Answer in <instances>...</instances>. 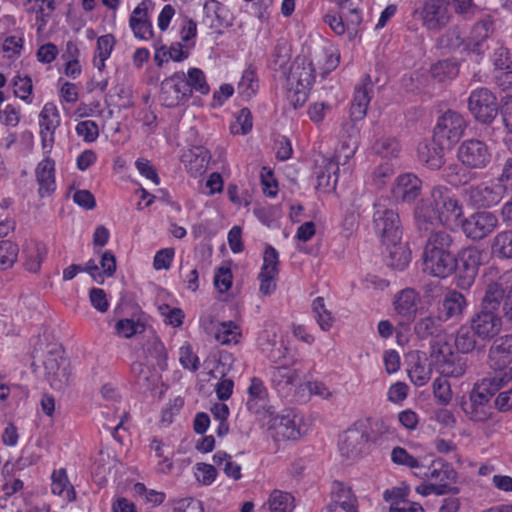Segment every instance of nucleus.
Wrapping results in <instances>:
<instances>
[{
	"instance_id": "nucleus-1",
	"label": "nucleus",
	"mask_w": 512,
	"mask_h": 512,
	"mask_svg": "<svg viewBox=\"0 0 512 512\" xmlns=\"http://www.w3.org/2000/svg\"><path fill=\"white\" fill-rule=\"evenodd\" d=\"M373 226L389 256H404L406 254L408 249L401 243L402 224L396 209L375 203Z\"/></svg>"
},
{
	"instance_id": "nucleus-2",
	"label": "nucleus",
	"mask_w": 512,
	"mask_h": 512,
	"mask_svg": "<svg viewBox=\"0 0 512 512\" xmlns=\"http://www.w3.org/2000/svg\"><path fill=\"white\" fill-rule=\"evenodd\" d=\"M313 426V418L294 410L283 411L271 417L268 429L276 442L295 441L308 434Z\"/></svg>"
},
{
	"instance_id": "nucleus-3",
	"label": "nucleus",
	"mask_w": 512,
	"mask_h": 512,
	"mask_svg": "<svg viewBox=\"0 0 512 512\" xmlns=\"http://www.w3.org/2000/svg\"><path fill=\"white\" fill-rule=\"evenodd\" d=\"M430 360L432 368L442 377L459 378L466 370L464 359L453 351L444 333L436 335L431 341Z\"/></svg>"
},
{
	"instance_id": "nucleus-4",
	"label": "nucleus",
	"mask_w": 512,
	"mask_h": 512,
	"mask_svg": "<svg viewBox=\"0 0 512 512\" xmlns=\"http://www.w3.org/2000/svg\"><path fill=\"white\" fill-rule=\"evenodd\" d=\"M456 157L466 169L484 170L492 162V150L485 141L470 138L459 144Z\"/></svg>"
},
{
	"instance_id": "nucleus-5",
	"label": "nucleus",
	"mask_w": 512,
	"mask_h": 512,
	"mask_svg": "<svg viewBox=\"0 0 512 512\" xmlns=\"http://www.w3.org/2000/svg\"><path fill=\"white\" fill-rule=\"evenodd\" d=\"M467 128L464 117L453 110H448L438 117L433 129V139L440 145L452 148L463 136Z\"/></svg>"
},
{
	"instance_id": "nucleus-6",
	"label": "nucleus",
	"mask_w": 512,
	"mask_h": 512,
	"mask_svg": "<svg viewBox=\"0 0 512 512\" xmlns=\"http://www.w3.org/2000/svg\"><path fill=\"white\" fill-rule=\"evenodd\" d=\"M467 103L469 112L481 124H491L498 115L499 105L497 97L486 87L472 90Z\"/></svg>"
},
{
	"instance_id": "nucleus-7",
	"label": "nucleus",
	"mask_w": 512,
	"mask_h": 512,
	"mask_svg": "<svg viewBox=\"0 0 512 512\" xmlns=\"http://www.w3.org/2000/svg\"><path fill=\"white\" fill-rule=\"evenodd\" d=\"M476 256L474 246L460 247L451 236L443 231L432 233L425 242L422 256Z\"/></svg>"
},
{
	"instance_id": "nucleus-8",
	"label": "nucleus",
	"mask_w": 512,
	"mask_h": 512,
	"mask_svg": "<svg viewBox=\"0 0 512 512\" xmlns=\"http://www.w3.org/2000/svg\"><path fill=\"white\" fill-rule=\"evenodd\" d=\"M507 191L505 184H499L495 179L472 185L466 189L469 202L478 208H489L497 205Z\"/></svg>"
},
{
	"instance_id": "nucleus-9",
	"label": "nucleus",
	"mask_w": 512,
	"mask_h": 512,
	"mask_svg": "<svg viewBox=\"0 0 512 512\" xmlns=\"http://www.w3.org/2000/svg\"><path fill=\"white\" fill-rule=\"evenodd\" d=\"M43 364L45 378L54 390H63L69 385L71 373L61 348L49 352Z\"/></svg>"
},
{
	"instance_id": "nucleus-10",
	"label": "nucleus",
	"mask_w": 512,
	"mask_h": 512,
	"mask_svg": "<svg viewBox=\"0 0 512 512\" xmlns=\"http://www.w3.org/2000/svg\"><path fill=\"white\" fill-rule=\"evenodd\" d=\"M159 99L169 108L183 105L190 99L184 72H176L161 82Z\"/></svg>"
},
{
	"instance_id": "nucleus-11",
	"label": "nucleus",
	"mask_w": 512,
	"mask_h": 512,
	"mask_svg": "<svg viewBox=\"0 0 512 512\" xmlns=\"http://www.w3.org/2000/svg\"><path fill=\"white\" fill-rule=\"evenodd\" d=\"M355 149L356 147H349L348 145L342 144L341 148L337 150L332 158L324 160V165L317 173L319 187L327 190L335 188L339 176V166L345 165L348 162L354 155Z\"/></svg>"
},
{
	"instance_id": "nucleus-12",
	"label": "nucleus",
	"mask_w": 512,
	"mask_h": 512,
	"mask_svg": "<svg viewBox=\"0 0 512 512\" xmlns=\"http://www.w3.org/2000/svg\"><path fill=\"white\" fill-rule=\"evenodd\" d=\"M420 16L423 27L431 31H438L450 21L449 2L447 0H424Z\"/></svg>"
},
{
	"instance_id": "nucleus-13",
	"label": "nucleus",
	"mask_w": 512,
	"mask_h": 512,
	"mask_svg": "<svg viewBox=\"0 0 512 512\" xmlns=\"http://www.w3.org/2000/svg\"><path fill=\"white\" fill-rule=\"evenodd\" d=\"M101 395L106 401L101 414L108 418L104 426L114 434L124 424L125 410H121L120 405H117L119 393L112 384H104L101 388Z\"/></svg>"
},
{
	"instance_id": "nucleus-14",
	"label": "nucleus",
	"mask_w": 512,
	"mask_h": 512,
	"mask_svg": "<svg viewBox=\"0 0 512 512\" xmlns=\"http://www.w3.org/2000/svg\"><path fill=\"white\" fill-rule=\"evenodd\" d=\"M422 304V297L413 288H404L393 296L392 307L395 314L408 322L415 320Z\"/></svg>"
},
{
	"instance_id": "nucleus-15",
	"label": "nucleus",
	"mask_w": 512,
	"mask_h": 512,
	"mask_svg": "<svg viewBox=\"0 0 512 512\" xmlns=\"http://www.w3.org/2000/svg\"><path fill=\"white\" fill-rule=\"evenodd\" d=\"M512 380V371L504 370L499 375L482 379L475 384L471 394L470 402L489 405L491 397L496 391L508 384Z\"/></svg>"
},
{
	"instance_id": "nucleus-16",
	"label": "nucleus",
	"mask_w": 512,
	"mask_h": 512,
	"mask_svg": "<svg viewBox=\"0 0 512 512\" xmlns=\"http://www.w3.org/2000/svg\"><path fill=\"white\" fill-rule=\"evenodd\" d=\"M497 217L492 212L480 211L461 221L463 232L468 238L482 239L491 233L497 225Z\"/></svg>"
},
{
	"instance_id": "nucleus-17",
	"label": "nucleus",
	"mask_w": 512,
	"mask_h": 512,
	"mask_svg": "<svg viewBox=\"0 0 512 512\" xmlns=\"http://www.w3.org/2000/svg\"><path fill=\"white\" fill-rule=\"evenodd\" d=\"M247 409L260 417L271 416L274 412L270 405L267 388L260 378L253 377L247 389Z\"/></svg>"
},
{
	"instance_id": "nucleus-18",
	"label": "nucleus",
	"mask_w": 512,
	"mask_h": 512,
	"mask_svg": "<svg viewBox=\"0 0 512 512\" xmlns=\"http://www.w3.org/2000/svg\"><path fill=\"white\" fill-rule=\"evenodd\" d=\"M61 123L57 107L53 103H46L39 114L40 136L42 148L50 152L54 142V134Z\"/></svg>"
},
{
	"instance_id": "nucleus-19",
	"label": "nucleus",
	"mask_w": 512,
	"mask_h": 512,
	"mask_svg": "<svg viewBox=\"0 0 512 512\" xmlns=\"http://www.w3.org/2000/svg\"><path fill=\"white\" fill-rule=\"evenodd\" d=\"M409 493L410 488L406 484L385 490L383 498L389 504V512H424L419 503L407 499Z\"/></svg>"
},
{
	"instance_id": "nucleus-20",
	"label": "nucleus",
	"mask_w": 512,
	"mask_h": 512,
	"mask_svg": "<svg viewBox=\"0 0 512 512\" xmlns=\"http://www.w3.org/2000/svg\"><path fill=\"white\" fill-rule=\"evenodd\" d=\"M422 181L412 173L399 175L392 187V196L403 203L414 202L421 194Z\"/></svg>"
},
{
	"instance_id": "nucleus-21",
	"label": "nucleus",
	"mask_w": 512,
	"mask_h": 512,
	"mask_svg": "<svg viewBox=\"0 0 512 512\" xmlns=\"http://www.w3.org/2000/svg\"><path fill=\"white\" fill-rule=\"evenodd\" d=\"M315 80V68L305 57L296 58L287 75L288 86L311 89Z\"/></svg>"
},
{
	"instance_id": "nucleus-22",
	"label": "nucleus",
	"mask_w": 512,
	"mask_h": 512,
	"mask_svg": "<svg viewBox=\"0 0 512 512\" xmlns=\"http://www.w3.org/2000/svg\"><path fill=\"white\" fill-rule=\"evenodd\" d=\"M374 92V84L369 75H366L361 85L354 91L353 101L350 107V115L353 121L363 119L367 113L369 103Z\"/></svg>"
},
{
	"instance_id": "nucleus-23",
	"label": "nucleus",
	"mask_w": 512,
	"mask_h": 512,
	"mask_svg": "<svg viewBox=\"0 0 512 512\" xmlns=\"http://www.w3.org/2000/svg\"><path fill=\"white\" fill-rule=\"evenodd\" d=\"M149 449L154 453L157 462L154 470L157 474L168 475L174 468L173 447L169 439L153 438L150 441Z\"/></svg>"
},
{
	"instance_id": "nucleus-24",
	"label": "nucleus",
	"mask_w": 512,
	"mask_h": 512,
	"mask_svg": "<svg viewBox=\"0 0 512 512\" xmlns=\"http://www.w3.org/2000/svg\"><path fill=\"white\" fill-rule=\"evenodd\" d=\"M368 437L358 428H350L343 432L339 438V450L347 458L360 456L367 444Z\"/></svg>"
},
{
	"instance_id": "nucleus-25",
	"label": "nucleus",
	"mask_w": 512,
	"mask_h": 512,
	"mask_svg": "<svg viewBox=\"0 0 512 512\" xmlns=\"http://www.w3.org/2000/svg\"><path fill=\"white\" fill-rule=\"evenodd\" d=\"M491 366L496 369L494 374L499 375L504 370H511L507 367L512 362V336H505L497 339L489 352Z\"/></svg>"
},
{
	"instance_id": "nucleus-26",
	"label": "nucleus",
	"mask_w": 512,
	"mask_h": 512,
	"mask_svg": "<svg viewBox=\"0 0 512 512\" xmlns=\"http://www.w3.org/2000/svg\"><path fill=\"white\" fill-rule=\"evenodd\" d=\"M501 318L492 310L483 309L472 319L474 333L483 339L492 338L501 330Z\"/></svg>"
},
{
	"instance_id": "nucleus-27",
	"label": "nucleus",
	"mask_w": 512,
	"mask_h": 512,
	"mask_svg": "<svg viewBox=\"0 0 512 512\" xmlns=\"http://www.w3.org/2000/svg\"><path fill=\"white\" fill-rule=\"evenodd\" d=\"M341 508L344 512H358L357 499L351 489L341 482H334L331 487V502L328 512H336Z\"/></svg>"
},
{
	"instance_id": "nucleus-28",
	"label": "nucleus",
	"mask_w": 512,
	"mask_h": 512,
	"mask_svg": "<svg viewBox=\"0 0 512 512\" xmlns=\"http://www.w3.org/2000/svg\"><path fill=\"white\" fill-rule=\"evenodd\" d=\"M149 1L144 0L132 11L129 18V26L136 38L148 40L153 36L152 23L148 19Z\"/></svg>"
},
{
	"instance_id": "nucleus-29",
	"label": "nucleus",
	"mask_w": 512,
	"mask_h": 512,
	"mask_svg": "<svg viewBox=\"0 0 512 512\" xmlns=\"http://www.w3.org/2000/svg\"><path fill=\"white\" fill-rule=\"evenodd\" d=\"M447 146L440 145L432 138L431 142L420 143L418 146V158L421 163L431 170H438L445 164V151Z\"/></svg>"
},
{
	"instance_id": "nucleus-30",
	"label": "nucleus",
	"mask_w": 512,
	"mask_h": 512,
	"mask_svg": "<svg viewBox=\"0 0 512 512\" xmlns=\"http://www.w3.org/2000/svg\"><path fill=\"white\" fill-rule=\"evenodd\" d=\"M413 216L414 223L419 231H429L441 224L439 212L433 207L429 199H421L417 202Z\"/></svg>"
},
{
	"instance_id": "nucleus-31",
	"label": "nucleus",
	"mask_w": 512,
	"mask_h": 512,
	"mask_svg": "<svg viewBox=\"0 0 512 512\" xmlns=\"http://www.w3.org/2000/svg\"><path fill=\"white\" fill-rule=\"evenodd\" d=\"M415 476L427 479L434 484H446V493L449 491V486L455 480V472L450 465L433 461L432 464L420 471L415 472Z\"/></svg>"
},
{
	"instance_id": "nucleus-32",
	"label": "nucleus",
	"mask_w": 512,
	"mask_h": 512,
	"mask_svg": "<svg viewBox=\"0 0 512 512\" xmlns=\"http://www.w3.org/2000/svg\"><path fill=\"white\" fill-rule=\"evenodd\" d=\"M55 162L45 158L36 167V178L39 184L38 193L41 198L50 196L56 189Z\"/></svg>"
},
{
	"instance_id": "nucleus-33",
	"label": "nucleus",
	"mask_w": 512,
	"mask_h": 512,
	"mask_svg": "<svg viewBox=\"0 0 512 512\" xmlns=\"http://www.w3.org/2000/svg\"><path fill=\"white\" fill-rule=\"evenodd\" d=\"M417 265L427 275L446 278L456 269V258H422Z\"/></svg>"
},
{
	"instance_id": "nucleus-34",
	"label": "nucleus",
	"mask_w": 512,
	"mask_h": 512,
	"mask_svg": "<svg viewBox=\"0 0 512 512\" xmlns=\"http://www.w3.org/2000/svg\"><path fill=\"white\" fill-rule=\"evenodd\" d=\"M270 375L274 387L284 393H288L296 386L299 379L298 371L287 365L273 367Z\"/></svg>"
},
{
	"instance_id": "nucleus-35",
	"label": "nucleus",
	"mask_w": 512,
	"mask_h": 512,
	"mask_svg": "<svg viewBox=\"0 0 512 512\" xmlns=\"http://www.w3.org/2000/svg\"><path fill=\"white\" fill-rule=\"evenodd\" d=\"M467 306L464 296L456 290L445 293L441 302L440 313L444 320L461 316Z\"/></svg>"
},
{
	"instance_id": "nucleus-36",
	"label": "nucleus",
	"mask_w": 512,
	"mask_h": 512,
	"mask_svg": "<svg viewBox=\"0 0 512 512\" xmlns=\"http://www.w3.org/2000/svg\"><path fill=\"white\" fill-rule=\"evenodd\" d=\"M145 358L148 363L160 370L168 366V353L164 343L157 337H151L144 346Z\"/></svg>"
},
{
	"instance_id": "nucleus-37",
	"label": "nucleus",
	"mask_w": 512,
	"mask_h": 512,
	"mask_svg": "<svg viewBox=\"0 0 512 512\" xmlns=\"http://www.w3.org/2000/svg\"><path fill=\"white\" fill-rule=\"evenodd\" d=\"M51 492L66 502H72L76 498L74 487L70 483L64 468L56 469L51 474Z\"/></svg>"
},
{
	"instance_id": "nucleus-38",
	"label": "nucleus",
	"mask_w": 512,
	"mask_h": 512,
	"mask_svg": "<svg viewBox=\"0 0 512 512\" xmlns=\"http://www.w3.org/2000/svg\"><path fill=\"white\" fill-rule=\"evenodd\" d=\"M476 258H456V269L454 270L456 284L461 289L469 288L477 275Z\"/></svg>"
},
{
	"instance_id": "nucleus-39",
	"label": "nucleus",
	"mask_w": 512,
	"mask_h": 512,
	"mask_svg": "<svg viewBox=\"0 0 512 512\" xmlns=\"http://www.w3.org/2000/svg\"><path fill=\"white\" fill-rule=\"evenodd\" d=\"M116 270L115 258H90L85 271L97 282L103 283Z\"/></svg>"
},
{
	"instance_id": "nucleus-40",
	"label": "nucleus",
	"mask_w": 512,
	"mask_h": 512,
	"mask_svg": "<svg viewBox=\"0 0 512 512\" xmlns=\"http://www.w3.org/2000/svg\"><path fill=\"white\" fill-rule=\"evenodd\" d=\"M432 369L431 364H426L425 358H421L417 355L416 357H413V360L411 361L408 369V376L415 386L422 387L431 379Z\"/></svg>"
},
{
	"instance_id": "nucleus-41",
	"label": "nucleus",
	"mask_w": 512,
	"mask_h": 512,
	"mask_svg": "<svg viewBox=\"0 0 512 512\" xmlns=\"http://www.w3.org/2000/svg\"><path fill=\"white\" fill-rule=\"evenodd\" d=\"M146 321L142 316L121 318L114 325L115 334L120 338L130 339L145 330Z\"/></svg>"
},
{
	"instance_id": "nucleus-42",
	"label": "nucleus",
	"mask_w": 512,
	"mask_h": 512,
	"mask_svg": "<svg viewBox=\"0 0 512 512\" xmlns=\"http://www.w3.org/2000/svg\"><path fill=\"white\" fill-rule=\"evenodd\" d=\"M422 460L423 457L416 456L400 446L394 447L391 451V461L395 465L405 466L411 469L414 474L416 471H420L424 468Z\"/></svg>"
},
{
	"instance_id": "nucleus-43",
	"label": "nucleus",
	"mask_w": 512,
	"mask_h": 512,
	"mask_svg": "<svg viewBox=\"0 0 512 512\" xmlns=\"http://www.w3.org/2000/svg\"><path fill=\"white\" fill-rule=\"evenodd\" d=\"M214 336L222 345L237 344L242 337V329L234 321H223L217 325Z\"/></svg>"
},
{
	"instance_id": "nucleus-44",
	"label": "nucleus",
	"mask_w": 512,
	"mask_h": 512,
	"mask_svg": "<svg viewBox=\"0 0 512 512\" xmlns=\"http://www.w3.org/2000/svg\"><path fill=\"white\" fill-rule=\"evenodd\" d=\"M443 177L452 186L460 187L469 184L475 179V173L457 164L447 166L443 171Z\"/></svg>"
},
{
	"instance_id": "nucleus-45",
	"label": "nucleus",
	"mask_w": 512,
	"mask_h": 512,
	"mask_svg": "<svg viewBox=\"0 0 512 512\" xmlns=\"http://www.w3.org/2000/svg\"><path fill=\"white\" fill-rule=\"evenodd\" d=\"M258 87L256 68L249 65L238 83V92L245 100H249L256 94Z\"/></svg>"
},
{
	"instance_id": "nucleus-46",
	"label": "nucleus",
	"mask_w": 512,
	"mask_h": 512,
	"mask_svg": "<svg viewBox=\"0 0 512 512\" xmlns=\"http://www.w3.org/2000/svg\"><path fill=\"white\" fill-rule=\"evenodd\" d=\"M439 212L440 223L442 225L450 226L457 222L462 215V207L459 205L457 199L452 195L446 198V202L443 203L440 208H436Z\"/></svg>"
},
{
	"instance_id": "nucleus-47",
	"label": "nucleus",
	"mask_w": 512,
	"mask_h": 512,
	"mask_svg": "<svg viewBox=\"0 0 512 512\" xmlns=\"http://www.w3.org/2000/svg\"><path fill=\"white\" fill-rule=\"evenodd\" d=\"M268 506L271 512H293V496L281 490H273L268 498Z\"/></svg>"
},
{
	"instance_id": "nucleus-48",
	"label": "nucleus",
	"mask_w": 512,
	"mask_h": 512,
	"mask_svg": "<svg viewBox=\"0 0 512 512\" xmlns=\"http://www.w3.org/2000/svg\"><path fill=\"white\" fill-rule=\"evenodd\" d=\"M431 75L439 82L451 80L459 73V65L455 60H441L432 65L430 69Z\"/></svg>"
},
{
	"instance_id": "nucleus-49",
	"label": "nucleus",
	"mask_w": 512,
	"mask_h": 512,
	"mask_svg": "<svg viewBox=\"0 0 512 512\" xmlns=\"http://www.w3.org/2000/svg\"><path fill=\"white\" fill-rule=\"evenodd\" d=\"M186 83L189 88V96L193 91L206 95L210 91V87L206 81L204 72L199 68H190L187 72Z\"/></svg>"
},
{
	"instance_id": "nucleus-50",
	"label": "nucleus",
	"mask_w": 512,
	"mask_h": 512,
	"mask_svg": "<svg viewBox=\"0 0 512 512\" xmlns=\"http://www.w3.org/2000/svg\"><path fill=\"white\" fill-rule=\"evenodd\" d=\"M312 311L319 327L323 331H329L334 323V317L326 308L323 297H316L312 302Z\"/></svg>"
},
{
	"instance_id": "nucleus-51",
	"label": "nucleus",
	"mask_w": 512,
	"mask_h": 512,
	"mask_svg": "<svg viewBox=\"0 0 512 512\" xmlns=\"http://www.w3.org/2000/svg\"><path fill=\"white\" fill-rule=\"evenodd\" d=\"M178 358L180 365L184 369L194 372L200 367V359L194 352L193 346L189 341H184L179 347Z\"/></svg>"
},
{
	"instance_id": "nucleus-52",
	"label": "nucleus",
	"mask_w": 512,
	"mask_h": 512,
	"mask_svg": "<svg viewBox=\"0 0 512 512\" xmlns=\"http://www.w3.org/2000/svg\"><path fill=\"white\" fill-rule=\"evenodd\" d=\"M440 319L441 316L436 317L432 315L419 318L414 324L415 334L421 339H426L438 329Z\"/></svg>"
},
{
	"instance_id": "nucleus-53",
	"label": "nucleus",
	"mask_w": 512,
	"mask_h": 512,
	"mask_svg": "<svg viewBox=\"0 0 512 512\" xmlns=\"http://www.w3.org/2000/svg\"><path fill=\"white\" fill-rule=\"evenodd\" d=\"M373 150L383 158L397 157L400 152V146L393 137H381L374 143Z\"/></svg>"
},
{
	"instance_id": "nucleus-54",
	"label": "nucleus",
	"mask_w": 512,
	"mask_h": 512,
	"mask_svg": "<svg viewBox=\"0 0 512 512\" xmlns=\"http://www.w3.org/2000/svg\"><path fill=\"white\" fill-rule=\"evenodd\" d=\"M491 48L493 50L491 59L497 70L509 69L512 67L509 50L504 47L502 43L495 41Z\"/></svg>"
},
{
	"instance_id": "nucleus-55",
	"label": "nucleus",
	"mask_w": 512,
	"mask_h": 512,
	"mask_svg": "<svg viewBox=\"0 0 512 512\" xmlns=\"http://www.w3.org/2000/svg\"><path fill=\"white\" fill-rule=\"evenodd\" d=\"M193 475L198 484L209 486L216 480L217 471L213 465L196 463L193 467Z\"/></svg>"
},
{
	"instance_id": "nucleus-56",
	"label": "nucleus",
	"mask_w": 512,
	"mask_h": 512,
	"mask_svg": "<svg viewBox=\"0 0 512 512\" xmlns=\"http://www.w3.org/2000/svg\"><path fill=\"white\" fill-rule=\"evenodd\" d=\"M394 174L395 169L392 163H381L373 171L372 182L377 188L381 189L393 178Z\"/></svg>"
},
{
	"instance_id": "nucleus-57",
	"label": "nucleus",
	"mask_w": 512,
	"mask_h": 512,
	"mask_svg": "<svg viewBox=\"0 0 512 512\" xmlns=\"http://www.w3.org/2000/svg\"><path fill=\"white\" fill-rule=\"evenodd\" d=\"M466 41L461 35L460 30L457 27L447 30L440 38L439 45L442 48L449 50H457L460 47L465 48Z\"/></svg>"
},
{
	"instance_id": "nucleus-58",
	"label": "nucleus",
	"mask_w": 512,
	"mask_h": 512,
	"mask_svg": "<svg viewBox=\"0 0 512 512\" xmlns=\"http://www.w3.org/2000/svg\"><path fill=\"white\" fill-rule=\"evenodd\" d=\"M492 251L500 256H512V230L501 232L495 236Z\"/></svg>"
},
{
	"instance_id": "nucleus-59",
	"label": "nucleus",
	"mask_w": 512,
	"mask_h": 512,
	"mask_svg": "<svg viewBox=\"0 0 512 512\" xmlns=\"http://www.w3.org/2000/svg\"><path fill=\"white\" fill-rule=\"evenodd\" d=\"M476 345L474 335L468 327H461L455 337V346L461 353L471 352Z\"/></svg>"
},
{
	"instance_id": "nucleus-60",
	"label": "nucleus",
	"mask_w": 512,
	"mask_h": 512,
	"mask_svg": "<svg viewBox=\"0 0 512 512\" xmlns=\"http://www.w3.org/2000/svg\"><path fill=\"white\" fill-rule=\"evenodd\" d=\"M133 493L152 505H160L165 500V493L153 489L149 490L143 483H136L133 486Z\"/></svg>"
},
{
	"instance_id": "nucleus-61",
	"label": "nucleus",
	"mask_w": 512,
	"mask_h": 512,
	"mask_svg": "<svg viewBox=\"0 0 512 512\" xmlns=\"http://www.w3.org/2000/svg\"><path fill=\"white\" fill-rule=\"evenodd\" d=\"M158 310L166 324L172 327H180L183 324L184 313L180 308L162 304Z\"/></svg>"
},
{
	"instance_id": "nucleus-62",
	"label": "nucleus",
	"mask_w": 512,
	"mask_h": 512,
	"mask_svg": "<svg viewBox=\"0 0 512 512\" xmlns=\"http://www.w3.org/2000/svg\"><path fill=\"white\" fill-rule=\"evenodd\" d=\"M233 282V276L231 269L228 265H223L219 267L214 276V285L218 292L225 293L227 292Z\"/></svg>"
},
{
	"instance_id": "nucleus-63",
	"label": "nucleus",
	"mask_w": 512,
	"mask_h": 512,
	"mask_svg": "<svg viewBox=\"0 0 512 512\" xmlns=\"http://www.w3.org/2000/svg\"><path fill=\"white\" fill-rule=\"evenodd\" d=\"M76 133L87 143L94 142L99 136V127L95 121L84 120L76 125Z\"/></svg>"
},
{
	"instance_id": "nucleus-64",
	"label": "nucleus",
	"mask_w": 512,
	"mask_h": 512,
	"mask_svg": "<svg viewBox=\"0 0 512 512\" xmlns=\"http://www.w3.org/2000/svg\"><path fill=\"white\" fill-rule=\"evenodd\" d=\"M433 395L440 404H449L452 398V391L449 382L442 378H436L433 382Z\"/></svg>"
}]
</instances>
